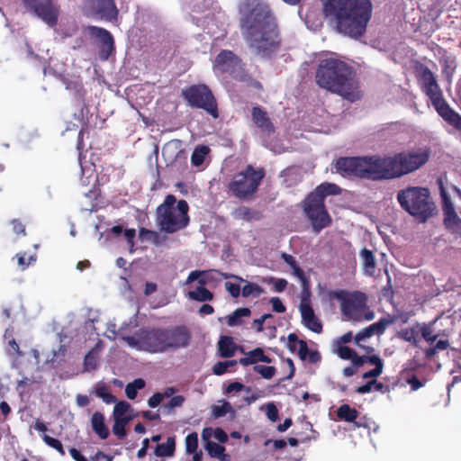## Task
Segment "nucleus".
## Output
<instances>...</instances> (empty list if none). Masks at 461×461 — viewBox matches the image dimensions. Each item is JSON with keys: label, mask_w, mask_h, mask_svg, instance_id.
Segmentation results:
<instances>
[{"label": "nucleus", "mask_w": 461, "mask_h": 461, "mask_svg": "<svg viewBox=\"0 0 461 461\" xmlns=\"http://www.w3.org/2000/svg\"><path fill=\"white\" fill-rule=\"evenodd\" d=\"M139 238L141 241H149L156 246H160L167 240V238L162 236L159 232L144 227L139 230Z\"/></svg>", "instance_id": "nucleus-29"}, {"label": "nucleus", "mask_w": 461, "mask_h": 461, "mask_svg": "<svg viewBox=\"0 0 461 461\" xmlns=\"http://www.w3.org/2000/svg\"><path fill=\"white\" fill-rule=\"evenodd\" d=\"M299 311L302 317V323L312 332L320 334L322 332V322L315 315L311 301L306 296H303L299 305Z\"/></svg>", "instance_id": "nucleus-20"}, {"label": "nucleus", "mask_w": 461, "mask_h": 461, "mask_svg": "<svg viewBox=\"0 0 461 461\" xmlns=\"http://www.w3.org/2000/svg\"><path fill=\"white\" fill-rule=\"evenodd\" d=\"M253 122L262 131L272 134L275 132V126L272 123L267 113L259 106H254L251 110Z\"/></svg>", "instance_id": "nucleus-23"}, {"label": "nucleus", "mask_w": 461, "mask_h": 461, "mask_svg": "<svg viewBox=\"0 0 461 461\" xmlns=\"http://www.w3.org/2000/svg\"><path fill=\"white\" fill-rule=\"evenodd\" d=\"M267 417L272 421L276 422L279 416H278V409L273 402H269L267 404V411H266Z\"/></svg>", "instance_id": "nucleus-58"}, {"label": "nucleus", "mask_w": 461, "mask_h": 461, "mask_svg": "<svg viewBox=\"0 0 461 461\" xmlns=\"http://www.w3.org/2000/svg\"><path fill=\"white\" fill-rule=\"evenodd\" d=\"M393 322V319L391 317L381 318L378 321L372 323L367 328L371 330V334L373 335H382L386 328Z\"/></svg>", "instance_id": "nucleus-37"}, {"label": "nucleus", "mask_w": 461, "mask_h": 461, "mask_svg": "<svg viewBox=\"0 0 461 461\" xmlns=\"http://www.w3.org/2000/svg\"><path fill=\"white\" fill-rule=\"evenodd\" d=\"M92 429L99 436L100 438L105 439L109 436V429L104 423L103 413L95 411L91 419Z\"/></svg>", "instance_id": "nucleus-26"}, {"label": "nucleus", "mask_w": 461, "mask_h": 461, "mask_svg": "<svg viewBox=\"0 0 461 461\" xmlns=\"http://www.w3.org/2000/svg\"><path fill=\"white\" fill-rule=\"evenodd\" d=\"M7 343L6 353L13 357H23V353L20 350L19 345L14 337V329H6L4 335Z\"/></svg>", "instance_id": "nucleus-30"}, {"label": "nucleus", "mask_w": 461, "mask_h": 461, "mask_svg": "<svg viewBox=\"0 0 461 461\" xmlns=\"http://www.w3.org/2000/svg\"><path fill=\"white\" fill-rule=\"evenodd\" d=\"M209 151L210 149L207 146L203 145L196 147L192 153L191 163L195 167L201 166Z\"/></svg>", "instance_id": "nucleus-40"}, {"label": "nucleus", "mask_w": 461, "mask_h": 461, "mask_svg": "<svg viewBox=\"0 0 461 461\" xmlns=\"http://www.w3.org/2000/svg\"><path fill=\"white\" fill-rule=\"evenodd\" d=\"M338 354L340 358L345 360H351L352 363L357 357V353L348 346H339L338 348Z\"/></svg>", "instance_id": "nucleus-53"}, {"label": "nucleus", "mask_w": 461, "mask_h": 461, "mask_svg": "<svg viewBox=\"0 0 461 461\" xmlns=\"http://www.w3.org/2000/svg\"><path fill=\"white\" fill-rule=\"evenodd\" d=\"M323 11L326 16L334 17L339 32L357 40L366 32L373 4L371 0H328Z\"/></svg>", "instance_id": "nucleus-2"}, {"label": "nucleus", "mask_w": 461, "mask_h": 461, "mask_svg": "<svg viewBox=\"0 0 461 461\" xmlns=\"http://www.w3.org/2000/svg\"><path fill=\"white\" fill-rule=\"evenodd\" d=\"M224 287L233 298H238L240 295V286L239 284L225 282Z\"/></svg>", "instance_id": "nucleus-59"}, {"label": "nucleus", "mask_w": 461, "mask_h": 461, "mask_svg": "<svg viewBox=\"0 0 461 461\" xmlns=\"http://www.w3.org/2000/svg\"><path fill=\"white\" fill-rule=\"evenodd\" d=\"M131 405L125 401L116 402L113 408V419L129 418L125 416L126 412L130 410Z\"/></svg>", "instance_id": "nucleus-47"}, {"label": "nucleus", "mask_w": 461, "mask_h": 461, "mask_svg": "<svg viewBox=\"0 0 461 461\" xmlns=\"http://www.w3.org/2000/svg\"><path fill=\"white\" fill-rule=\"evenodd\" d=\"M189 205L185 200L176 201L174 194H167L156 209V222L166 233H175L185 229L190 221Z\"/></svg>", "instance_id": "nucleus-8"}, {"label": "nucleus", "mask_w": 461, "mask_h": 461, "mask_svg": "<svg viewBox=\"0 0 461 461\" xmlns=\"http://www.w3.org/2000/svg\"><path fill=\"white\" fill-rule=\"evenodd\" d=\"M332 295L341 302L342 314L348 320L360 321L366 306V296L362 292L348 294L345 290H338Z\"/></svg>", "instance_id": "nucleus-13"}, {"label": "nucleus", "mask_w": 461, "mask_h": 461, "mask_svg": "<svg viewBox=\"0 0 461 461\" xmlns=\"http://www.w3.org/2000/svg\"><path fill=\"white\" fill-rule=\"evenodd\" d=\"M164 400V395L161 393H155L152 396H150L148 400V405L150 408L158 407L160 402Z\"/></svg>", "instance_id": "nucleus-62"}, {"label": "nucleus", "mask_w": 461, "mask_h": 461, "mask_svg": "<svg viewBox=\"0 0 461 461\" xmlns=\"http://www.w3.org/2000/svg\"><path fill=\"white\" fill-rule=\"evenodd\" d=\"M212 412L215 418H221L229 412H234V411L232 410L230 403L224 401L221 405H213Z\"/></svg>", "instance_id": "nucleus-45"}, {"label": "nucleus", "mask_w": 461, "mask_h": 461, "mask_svg": "<svg viewBox=\"0 0 461 461\" xmlns=\"http://www.w3.org/2000/svg\"><path fill=\"white\" fill-rule=\"evenodd\" d=\"M336 413L337 417L340 420L353 422L357 427H360V425L356 421L359 414L358 411L355 408L350 407L348 404L345 403L340 405L338 408Z\"/></svg>", "instance_id": "nucleus-28"}, {"label": "nucleus", "mask_w": 461, "mask_h": 461, "mask_svg": "<svg viewBox=\"0 0 461 461\" xmlns=\"http://www.w3.org/2000/svg\"><path fill=\"white\" fill-rule=\"evenodd\" d=\"M42 440L45 442L46 445L56 449L61 456H65L66 452L64 450L63 445L59 439L54 438L47 434H44L42 436Z\"/></svg>", "instance_id": "nucleus-48"}, {"label": "nucleus", "mask_w": 461, "mask_h": 461, "mask_svg": "<svg viewBox=\"0 0 461 461\" xmlns=\"http://www.w3.org/2000/svg\"><path fill=\"white\" fill-rule=\"evenodd\" d=\"M176 441L174 437H168L166 443L158 444L155 448L157 456H171L174 455Z\"/></svg>", "instance_id": "nucleus-34"}, {"label": "nucleus", "mask_w": 461, "mask_h": 461, "mask_svg": "<svg viewBox=\"0 0 461 461\" xmlns=\"http://www.w3.org/2000/svg\"><path fill=\"white\" fill-rule=\"evenodd\" d=\"M207 450L212 457H219L225 451V447L218 443L209 441L207 443Z\"/></svg>", "instance_id": "nucleus-54"}, {"label": "nucleus", "mask_w": 461, "mask_h": 461, "mask_svg": "<svg viewBox=\"0 0 461 461\" xmlns=\"http://www.w3.org/2000/svg\"><path fill=\"white\" fill-rule=\"evenodd\" d=\"M420 336L429 344L436 342L424 350L426 359H431L438 351L446 350L449 347L447 339H438L439 334L434 332L433 323H422L420 326Z\"/></svg>", "instance_id": "nucleus-16"}, {"label": "nucleus", "mask_w": 461, "mask_h": 461, "mask_svg": "<svg viewBox=\"0 0 461 461\" xmlns=\"http://www.w3.org/2000/svg\"><path fill=\"white\" fill-rule=\"evenodd\" d=\"M113 420V432L118 438L122 439L126 436L125 427L131 420V418H118Z\"/></svg>", "instance_id": "nucleus-41"}, {"label": "nucleus", "mask_w": 461, "mask_h": 461, "mask_svg": "<svg viewBox=\"0 0 461 461\" xmlns=\"http://www.w3.org/2000/svg\"><path fill=\"white\" fill-rule=\"evenodd\" d=\"M251 314V311L249 308H238L231 314L226 317L227 325L234 327L242 323V317H249Z\"/></svg>", "instance_id": "nucleus-35"}, {"label": "nucleus", "mask_w": 461, "mask_h": 461, "mask_svg": "<svg viewBox=\"0 0 461 461\" xmlns=\"http://www.w3.org/2000/svg\"><path fill=\"white\" fill-rule=\"evenodd\" d=\"M366 363L374 365L375 368L364 373L362 375V377L364 379L375 378L383 373L384 362L381 359V357L377 355L358 356L357 354V357L354 359L353 365L355 366V367H360Z\"/></svg>", "instance_id": "nucleus-22"}, {"label": "nucleus", "mask_w": 461, "mask_h": 461, "mask_svg": "<svg viewBox=\"0 0 461 461\" xmlns=\"http://www.w3.org/2000/svg\"><path fill=\"white\" fill-rule=\"evenodd\" d=\"M189 300L200 303L211 302L214 298L212 292L203 286H197L194 290L187 293Z\"/></svg>", "instance_id": "nucleus-32"}, {"label": "nucleus", "mask_w": 461, "mask_h": 461, "mask_svg": "<svg viewBox=\"0 0 461 461\" xmlns=\"http://www.w3.org/2000/svg\"><path fill=\"white\" fill-rule=\"evenodd\" d=\"M372 337V334H371V330H369V329L366 327L365 329H363L361 331H359L355 337H354V341H355V344L364 349L366 353H371L374 351V348L372 347H369V346H364L361 341L364 340L366 338H370Z\"/></svg>", "instance_id": "nucleus-42"}, {"label": "nucleus", "mask_w": 461, "mask_h": 461, "mask_svg": "<svg viewBox=\"0 0 461 461\" xmlns=\"http://www.w3.org/2000/svg\"><path fill=\"white\" fill-rule=\"evenodd\" d=\"M165 331L167 349L185 348L189 344L190 333L186 327L177 326L171 330L165 329Z\"/></svg>", "instance_id": "nucleus-21"}, {"label": "nucleus", "mask_w": 461, "mask_h": 461, "mask_svg": "<svg viewBox=\"0 0 461 461\" xmlns=\"http://www.w3.org/2000/svg\"><path fill=\"white\" fill-rule=\"evenodd\" d=\"M266 176L263 167L256 168L252 165L234 174L228 184V191L240 200H248L253 197Z\"/></svg>", "instance_id": "nucleus-10"}, {"label": "nucleus", "mask_w": 461, "mask_h": 461, "mask_svg": "<svg viewBox=\"0 0 461 461\" xmlns=\"http://www.w3.org/2000/svg\"><path fill=\"white\" fill-rule=\"evenodd\" d=\"M182 96L191 107L203 109L214 119L219 117L216 99L207 86H190L182 90Z\"/></svg>", "instance_id": "nucleus-11"}, {"label": "nucleus", "mask_w": 461, "mask_h": 461, "mask_svg": "<svg viewBox=\"0 0 461 461\" xmlns=\"http://www.w3.org/2000/svg\"><path fill=\"white\" fill-rule=\"evenodd\" d=\"M258 362H264L270 364L272 359L264 353L261 348H256L246 353V357L239 360V363L244 366L256 364Z\"/></svg>", "instance_id": "nucleus-24"}, {"label": "nucleus", "mask_w": 461, "mask_h": 461, "mask_svg": "<svg viewBox=\"0 0 461 461\" xmlns=\"http://www.w3.org/2000/svg\"><path fill=\"white\" fill-rule=\"evenodd\" d=\"M269 283L273 284L274 290L276 293H282L287 286V281L284 278L270 277Z\"/></svg>", "instance_id": "nucleus-57"}, {"label": "nucleus", "mask_w": 461, "mask_h": 461, "mask_svg": "<svg viewBox=\"0 0 461 461\" xmlns=\"http://www.w3.org/2000/svg\"><path fill=\"white\" fill-rule=\"evenodd\" d=\"M24 6L50 27L57 25L59 7L53 0H23Z\"/></svg>", "instance_id": "nucleus-14"}, {"label": "nucleus", "mask_w": 461, "mask_h": 461, "mask_svg": "<svg viewBox=\"0 0 461 461\" xmlns=\"http://www.w3.org/2000/svg\"><path fill=\"white\" fill-rule=\"evenodd\" d=\"M301 339H298L295 333H290L287 337V348L290 351L294 352L296 349V346H299V341Z\"/></svg>", "instance_id": "nucleus-63"}, {"label": "nucleus", "mask_w": 461, "mask_h": 461, "mask_svg": "<svg viewBox=\"0 0 461 461\" xmlns=\"http://www.w3.org/2000/svg\"><path fill=\"white\" fill-rule=\"evenodd\" d=\"M316 84L333 94L355 102L361 95L354 68L338 59L328 58L321 59L315 73Z\"/></svg>", "instance_id": "nucleus-3"}, {"label": "nucleus", "mask_w": 461, "mask_h": 461, "mask_svg": "<svg viewBox=\"0 0 461 461\" xmlns=\"http://www.w3.org/2000/svg\"><path fill=\"white\" fill-rule=\"evenodd\" d=\"M268 318H272V314L266 313V314H263L260 318L255 319L253 321L252 326H253V328H255L257 332L263 331V324L266 321V320Z\"/></svg>", "instance_id": "nucleus-61"}, {"label": "nucleus", "mask_w": 461, "mask_h": 461, "mask_svg": "<svg viewBox=\"0 0 461 461\" xmlns=\"http://www.w3.org/2000/svg\"><path fill=\"white\" fill-rule=\"evenodd\" d=\"M239 12L240 28L249 47L262 58L277 52L282 40L269 6L261 0H243Z\"/></svg>", "instance_id": "nucleus-1"}, {"label": "nucleus", "mask_w": 461, "mask_h": 461, "mask_svg": "<svg viewBox=\"0 0 461 461\" xmlns=\"http://www.w3.org/2000/svg\"><path fill=\"white\" fill-rule=\"evenodd\" d=\"M95 395L103 400L106 404L115 403L116 397L110 393V388L105 384H100L95 388Z\"/></svg>", "instance_id": "nucleus-36"}, {"label": "nucleus", "mask_w": 461, "mask_h": 461, "mask_svg": "<svg viewBox=\"0 0 461 461\" xmlns=\"http://www.w3.org/2000/svg\"><path fill=\"white\" fill-rule=\"evenodd\" d=\"M415 70L418 79L421 81L423 92L429 98L438 115L461 133V115L443 98L442 91L433 72L423 63H418Z\"/></svg>", "instance_id": "nucleus-6"}, {"label": "nucleus", "mask_w": 461, "mask_h": 461, "mask_svg": "<svg viewBox=\"0 0 461 461\" xmlns=\"http://www.w3.org/2000/svg\"><path fill=\"white\" fill-rule=\"evenodd\" d=\"M98 356L94 349L90 350L84 358V368L86 371H92L97 367Z\"/></svg>", "instance_id": "nucleus-44"}, {"label": "nucleus", "mask_w": 461, "mask_h": 461, "mask_svg": "<svg viewBox=\"0 0 461 461\" xmlns=\"http://www.w3.org/2000/svg\"><path fill=\"white\" fill-rule=\"evenodd\" d=\"M295 276L298 277L299 280L301 281L303 296H306L307 298H309V295H310L309 290H310V286H311L309 276H307L305 275L303 270H302L301 274H296Z\"/></svg>", "instance_id": "nucleus-55"}, {"label": "nucleus", "mask_w": 461, "mask_h": 461, "mask_svg": "<svg viewBox=\"0 0 461 461\" xmlns=\"http://www.w3.org/2000/svg\"><path fill=\"white\" fill-rule=\"evenodd\" d=\"M140 344L149 352L167 350L165 329H152L143 331L140 338Z\"/></svg>", "instance_id": "nucleus-19"}, {"label": "nucleus", "mask_w": 461, "mask_h": 461, "mask_svg": "<svg viewBox=\"0 0 461 461\" xmlns=\"http://www.w3.org/2000/svg\"><path fill=\"white\" fill-rule=\"evenodd\" d=\"M363 262V269L366 276H372L375 272V259L370 249H363L360 252Z\"/></svg>", "instance_id": "nucleus-31"}, {"label": "nucleus", "mask_w": 461, "mask_h": 461, "mask_svg": "<svg viewBox=\"0 0 461 461\" xmlns=\"http://www.w3.org/2000/svg\"><path fill=\"white\" fill-rule=\"evenodd\" d=\"M185 402V398L182 395L173 396L167 404L164 406V408L167 411V412L171 411L176 407H180Z\"/></svg>", "instance_id": "nucleus-56"}, {"label": "nucleus", "mask_w": 461, "mask_h": 461, "mask_svg": "<svg viewBox=\"0 0 461 461\" xmlns=\"http://www.w3.org/2000/svg\"><path fill=\"white\" fill-rule=\"evenodd\" d=\"M335 168L344 177L381 180L379 156L341 157L336 160Z\"/></svg>", "instance_id": "nucleus-9"}, {"label": "nucleus", "mask_w": 461, "mask_h": 461, "mask_svg": "<svg viewBox=\"0 0 461 461\" xmlns=\"http://www.w3.org/2000/svg\"><path fill=\"white\" fill-rule=\"evenodd\" d=\"M235 220H243L245 221H260L263 218L259 211L253 210L247 206H240L231 212Z\"/></svg>", "instance_id": "nucleus-25"}, {"label": "nucleus", "mask_w": 461, "mask_h": 461, "mask_svg": "<svg viewBox=\"0 0 461 461\" xmlns=\"http://www.w3.org/2000/svg\"><path fill=\"white\" fill-rule=\"evenodd\" d=\"M270 303L275 312L283 313L285 312L286 308L279 297L271 298Z\"/></svg>", "instance_id": "nucleus-60"}, {"label": "nucleus", "mask_w": 461, "mask_h": 461, "mask_svg": "<svg viewBox=\"0 0 461 461\" xmlns=\"http://www.w3.org/2000/svg\"><path fill=\"white\" fill-rule=\"evenodd\" d=\"M401 208L418 222L424 223L437 213V207L427 187L407 186L396 195Z\"/></svg>", "instance_id": "nucleus-7"}, {"label": "nucleus", "mask_w": 461, "mask_h": 461, "mask_svg": "<svg viewBox=\"0 0 461 461\" xmlns=\"http://www.w3.org/2000/svg\"><path fill=\"white\" fill-rule=\"evenodd\" d=\"M218 350L221 357L229 358L234 356L236 344L230 336L221 337L218 342Z\"/></svg>", "instance_id": "nucleus-27"}, {"label": "nucleus", "mask_w": 461, "mask_h": 461, "mask_svg": "<svg viewBox=\"0 0 461 461\" xmlns=\"http://www.w3.org/2000/svg\"><path fill=\"white\" fill-rule=\"evenodd\" d=\"M146 385L145 381L142 378H137L133 382L129 383L125 387L126 396L130 400L136 398L138 391L144 388Z\"/></svg>", "instance_id": "nucleus-39"}, {"label": "nucleus", "mask_w": 461, "mask_h": 461, "mask_svg": "<svg viewBox=\"0 0 461 461\" xmlns=\"http://www.w3.org/2000/svg\"><path fill=\"white\" fill-rule=\"evenodd\" d=\"M263 289L255 283H247L242 289H240V294L243 297L248 298L251 295L258 297L263 293Z\"/></svg>", "instance_id": "nucleus-43"}, {"label": "nucleus", "mask_w": 461, "mask_h": 461, "mask_svg": "<svg viewBox=\"0 0 461 461\" xmlns=\"http://www.w3.org/2000/svg\"><path fill=\"white\" fill-rule=\"evenodd\" d=\"M185 447L188 453H194L198 448V435L195 432L190 433L185 438Z\"/></svg>", "instance_id": "nucleus-51"}, {"label": "nucleus", "mask_w": 461, "mask_h": 461, "mask_svg": "<svg viewBox=\"0 0 461 461\" xmlns=\"http://www.w3.org/2000/svg\"><path fill=\"white\" fill-rule=\"evenodd\" d=\"M400 338L404 341L411 343L414 347H418L420 342V326H414L403 329L399 333Z\"/></svg>", "instance_id": "nucleus-33"}, {"label": "nucleus", "mask_w": 461, "mask_h": 461, "mask_svg": "<svg viewBox=\"0 0 461 461\" xmlns=\"http://www.w3.org/2000/svg\"><path fill=\"white\" fill-rule=\"evenodd\" d=\"M253 369L256 373L260 374L262 377L266 379H271L276 372V367L272 366L256 365Z\"/></svg>", "instance_id": "nucleus-49"}, {"label": "nucleus", "mask_w": 461, "mask_h": 461, "mask_svg": "<svg viewBox=\"0 0 461 461\" xmlns=\"http://www.w3.org/2000/svg\"><path fill=\"white\" fill-rule=\"evenodd\" d=\"M439 194L442 199L444 225L452 233L461 236V218L456 214L450 196L445 189L442 179L438 180Z\"/></svg>", "instance_id": "nucleus-15"}, {"label": "nucleus", "mask_w": 461, "mask_h": 461, "mask_svg": "<svg viewBox=\"0 0 461 461\" xmlns=\"http://www.w3.org/2000/svg\"><path fill=\"white\" fill-rule=\"evenodd\" d=\"M88 32L92 37L99 41L98 55L100 59L107 60L115 51L114 40L112 33L104 28L89 26Z\"/></svg>", "instance_id": "nucleus-18"}, {"label": "nucleus", "mask_w": 461, "mask_h": 461, "mask_svg": "<svg viewBox=\"0 0 461 461\" xmlns=\"http://www.w3.org/2000/svg\"><path fill=\"white\" fill-rule=\"evenodd\" d=\"M84 9L88 14L99 16L106 21L116 19L118 15L114 0H85Z\"/></svg>", "instance_id": "nucleus-17"}, {"label": "nucleus", "mask_w": 461, "mask_h": 461, "mask_svg": "<svg viewBox=\"0 0 461 461\" xmlns=\"http://www.w3.org/2000/svg\"><path fill=\"white\" fill-rule=\"evenodd\" d=\"M281 258L293 269V274L294 276L302 273L303 269L299 267L295 258L292 255L283 252L281 254Z\"/></svg>", "instance_id": "nucleus-52"}, {"label": "nucleus", "mask_w": 461, "mask_h": 461, "mask_svg": "<svg viewBox=\"0 0 461 461\" xmlns=\"http://www.w3.org/2000/svg\"><path fill=\"white\" fill-rule=\"evenodd\" d=\"M17 264L22 270L26 269L30 265L33 264L37 260V256L31 255L28 258H26L25 253H17L16 254Z\"/></svg>", "instance_id": "nucleus-50"}, {"label": "nucleus", "mask_w": 461, "mask_h": 461, "mask_svg": "<svg viewBox=\"0 0 461 461\" xmlns=\"http://www.w3.org/2000/svg\"><path fill=\"white\" fill-rule=\"evenodd\" d=\"M340 193L341 188L339 185L324 182L316 186L303 201V212L315 233H320L332 223L331 216L324 204L325 198L329 195L340 194Z\"/></svg>", "instance_id": "nucleus-5"}, {"label": "nucleus", "mask_w": 461, "mask_h": 461, "mask_svg": "<svg viewBox=\"0 0 461 461\" xmlns=\"http://www.w3.org/2000/svg\"><path fill=\"white\" fill-rule=\"evenodd\" d=\"M210 271H200V270H194L189 273L188 277L185 281V284H190L194 281H198L199 285L205 287V285L208 284V282L211 280V278L207 276V274Z\"/></svg>", "instance_id": "nucleus-38"}, {"label": "nucleus", "mask_w": 461, "mask_h": 461, "mask_svg": "<svg viewBox=\"0 0 461 461\" xmlns=\"http://www.w3.org/2000/svg\"><path fill=\"white\" fill-rule=\"evenodd\" d=\"M213 69L221 74H229L232 78L241 82L251 79L241 59L231 50H222L215 57Z\"/></svg>", "instance_id": "nucleus-12"}, {"label": "nucleus", "mask_w": 461, "mask_h": 461, "mask_svg": "<svg viewBox=\"0 0 461 461\" xmlns=\"http://www.w3.org/2000/svg\"><path fill=\"white\" fill-rule=\"evenodd\" d=\"M124 237L127 240L128 245L131 248V251H132V248L134 247V239L136 236V230L134 229H126L123 230Z\"/></svg>", "instance_id": "nucleus-64"}, {"label": "nucleus", "mask_w": 461, "mask_h": 461, "mask_svg": "<svg viewBox=\"0 0 461 461\" xmlns=\"http://www.w3.org/2000/svg\"><path fill=\"white\" fill-rule=\"evenodd\" d=\"M430 152L427 149H409L393 156H379L381 180L400 178L426 165Z\"/></svg>", "instance_id": "nucleus-4"}, {"label": "nucleus", "mask_w": 461, "mask_h": 461, "mask_svg": "<svg viewBox=\"0 0 461 461\" xmlns=\"http://www.w3.org/2000/svg\"><path fill=\"white\" fill-rule=\"evenodd\" d=\"M236 364H237L236 360H226V361L217 362L212 366V372L217 375H221L228 371L229 367L234 366Z\"/></svg>", "instance_id": "nucleus-46"}]
</instances>
